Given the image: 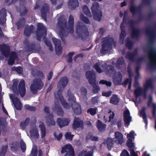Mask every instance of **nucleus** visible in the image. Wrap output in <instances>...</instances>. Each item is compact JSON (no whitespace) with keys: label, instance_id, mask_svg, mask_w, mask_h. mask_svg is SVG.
Wrapping results in <instances>:
<instances>
[{"label":"nucleus","instance_id":"nucleus-1","mask_svg":"<svg viewBox=\"0 0 156 156\" xmlns=\"http://www.w3.org/2000/svg\"><path fill=\"white\" fill-rule=\"evenodd\" d=\"M154 37H149V46L147 47L148 50V58L150 59L147 66L150 69L156 68V49L153 46V41ZM154 128L156 130V119L155 121Z\"/></svg>","mask_w":156,"mask_h":156},{"label":"nucleus","instance_id":"nucleus-2","mask_svg":"<svg viewBox=\"0 0 156 156\" xmlns=\"http://www.w3.org/2000/svg\"><path fill=\"white\" fill-rule=\"evenodd\" d=\"M73 17L70 16H69V25L67 26H63L60 29L59 31V34L60 37L62 39V37L66 36V33L65 32L66 30L67 31L71 33H73Z\"/></svg>","mask_w":156,"mask_h":156},{"label":"nucleus","instance_id":"nucleus-3","mask_svg":"<svg viewBox=\"0 0 156 156\" xmlns=\"http://www.w3.org/2000/svg\"><path fill=\"white\" fill-rule=\"evenodd\" d=\"M137 23V22L134 21L133 20H129L126 24H129L131 28V37L132 39L136 40H138L141 35L140 30L138 28L135 27V25Z\"/></svg>","mask_w":156,"mask_h":156},{"label":"nucleus","instance_id":"nucleus-4","mask_svg":"<svg viewBox=\"0 0 156 156\" xmlns=\"http://www.w3.org/2000/svg\"><path fill=\"white\" fill-rule=\"evenodd\" d=\"M27 134L32 140H37L40 136L38 130L35 125L30 126L29 132L27 133Z\"/></svg>","mask_w":156,"mask_h":156},{"label":"nucleus","instance_id":"nucleus-5","mask_svg":"<svg viewBox=\"0 0 156 156\" xmlns=\"http://www.w3.org/2000/svg\"><path fill=\"white\" fill-rule=\"evenodd\" d=\"M68 100L69 102L72 104V108L74 113L77 115L80 114L81 113L80 106V104L75 102V99L73 95L69 96Z\"/></svg>","mask_w":156,"mask_h":156},{"label":"nucleus","instance_id":"nucleus-6","mask_svg":"<svg viewBox=\"0 0 156 156\" xmlns=\"http://www.w3.org/2000/svg\"><path fill=\"white\" fill-rule=\"evenodd\" d=\"M43 86V83L39 80H34L30 86L31 91L33 93H36L38 89H41Z\"/></svg>","mask_w":156,"mask_h":156},{"label":"nucleus","instance_id":"nucleus-7","mask_svg":"<svg viewBox=\"0 0 156 156\" xmlns=\"http://www.w3.org/2000/svg\"><path fill=\"white\" fill-rule=\"evenodd\" d=\"M99 6L98 3L95 2L93 4L91 10L94 14V17L95 20L99 21L101 17V12L98 10Z\"/></svg>","mask_w":156,"mask_h":156},{"label":"nucleus","instance_id":"nucleus-8","mask_svg":"<svg viewBox=\"0 0 156 156\" xmlns=\"http://www.w3.org/2000/svg\"><path fill=\"white\" fill-rule=\"evenodd\" d=\"M130 114L128 109H126L124 112L123 120L124 124L128 127L130 122L132 121V118L130 115Z\"/></svg>","mask_w":156,"mask_h":156},{"label":"nucleus","instance_id":"nucleus-9","mask_svg":"<svg viewBox=\"0 0 156 156\" xmlns=\"http://www.w3.org/2000/svg\"><path fill=\"white\" fill-rule=\"evenodd\" d=\"M144 90L143 94H144V98H146V97L147 90H148L149 88L153 89L154 88V86L152 80L151 78L147 80H146L145 83L144 85Z\"/></svg>","mask_w":156,"mask_h":156},{"label":"nucleus","instance_id":"nucleus-10","mask_svg":"<svg viewBox=\"0 0 156 156\" xmlns=\"http://www.w3.org/2000/svg\"><path fill=\"white\" fill-rule=\"evenodd\" d=\"M107 67L106 62H100L95 64L94 68L99 73H101L105 71Z\"/></svg>","mask_w":156,"mask_h":156},{"label":"nucleus","instance_id":"nucleus-11","mask_svg":"<svg viewBox=\"0 0 156 156\" xmlns=\"http://www.w3.org/2000/svg\"><path fill=\"white\" fill-rule=\"evenodd\" d=\"M86 77L89 83L91 84H94L95 83L96 77L94 71H87L86 74Z\"/></svg>","mask_w":156,"mask_h":156},{"label":"nucleus","instance_id":"nucleus-12","mask_svg":"<svg viewBox=\"0 0 156 156\" xmlns=\"http://www.w3.org/2000/svg\"><path fill=\"white\" fill-rule=\"evenodd\" d=\"M76 33L79 36L88 35V33L87 29L86 27L84 26H80V24H77L76 27Z\"/></svg>","mask_w":156,"mask_h":156},{"label":"nucleus","instance_id":"nucleus-13","mask_svg":"<svg viewBox=\"0 0 156 156\" xmlns=\"http://www.w3.org/2000/svg\"><path fill=\"white\" fill-rule=\"evenodd\" d=\"M10 97L16 108L17 110L20 109L22 105L18 99L17 97H15L14 94H11Z\"/></svg>","mask_w":156,"mask_h":156},{"label":"nucleus","instance_id":"nucleus-14","mask_svg":"<svg viewBox=\"0 0 156 156\" xmlns=\"http://www.w3.org/2000/svg\"><path fill=\"white\" fill-rule=\"evenodd\" d=\"M120 28L121 33L120 35L119 43L120 44H122L124 43V39L126 37V34L125 31V27L124 24H121Z\"/></svg>","mask_w":156,"mask_h":156},{"label":"nucleus","instance_id":"nucleus-15","mask_svg":"<svg viewBox=\"0 0 156 156\" xmlns=\"http://www.w3.org/2000/svg\"><path fill=\"white\" fill-rule=\"evenodd\" d=\"M53 42L54 44L56 52L58 55L62 53V48L60 46V41L57 39L53 37L52 38Z\"/></svg>","mask_w":156,"mask_h":156},{"label":"nucleus","instance_id":"nucleus-16","mask_svg":"<svg viewBox=\"0 0 156 156\" xmlns=\"http://www.w3.org/2000/svg\"><path fill=\"white\" fill-rule=\"evenodd\" d=\"M147 105L149 107L152 106V116L153 117L155 116L156 115V104L153 102V99L151 96H150L149 97L147 103Z\"/></svg>","mask_w":156,"mask_h":156},{"label":"nucleus","instance_id":"nucleus-17","mask_svg":"<svg viewBox=\"0 0 156 156\" xmlns=\"http://www.w3.org/2000/svg\"><path fill=\"white\" fill-rule=\"evenodd\" d=\"M123 135L119 132H115V143L117 144H122L124 142Z\"/></svg>","mask_w":156,"mask_h":156},{"label":"nucleus","instance_id":"nucleus-18","mask_svg":"<svg viewBox=\"0 0 156 156\" xmlns=\"http://www.w3.org/2000/svg\"><path fill=\"white\" fill-rule=\"evenodd\" d=\"M61 152L62 153L66 152V154H69L70 156H73L74 152L72 146L69 144L66 145L62 149Z\"/></svg>","mask_w":156,"mask_h":156},{"label":"nucleus","instance_id":"nucleus-19","mask_svg":"<svg viewBox=\"0 0 156 156\" xmlns=\"http://www.w3.org/2000/svg\"><path fill=\"white\" fill-rule=\"evenodd\" d=\"M141 7L140 5L138 6H135L132 3H131L129 8L130 12L133 15L140 12Z\"/></svg>","mask_w":156,"mask_h":156},{"label":"nucleus","instance_id":"nucleus-20","mask_svg":"<svg viewBox=\"0 0 156 156\" xmlns=\"http://www.w3.org/2000/svg\"><path fill=\"white\" fill-rule=\"evenodd\" d=\"M18 91L20 96L23 97L26 92V89L25 87V84L24 80L21 81L18 86Z\"/></svg>","mask_w":156,"mask_h":156},{"label":"nucleus","instance_id":"nucleus-21","mask_svg":"<svg viewBox=\"0 0 156 156\" xmlns=\"http://www.w3.org/2000/svg\"><path fill=\"white\" fill-rule=\"evenodd\" d=\"M38 127L40 131V134L41 138H44L46 135V131L45 126L42 122H39L38 123Z\"/></svg>","mask_w":156,"mask_h":156},{"label":"nucleus","instance_id":"nucleus-22","mask_svg":"<svg viewBox=\"0 0 156 156\" xmlns=\"http://www.w3.org/2000/svg\"><path fill=\"white\" fill-rule=\"evenodd\" d=\"M83 125V122L80 119L75 118L72 126L74 129H76L79 127H82Z\"/></svg>","mask_w":156,"mask_h":156},{"label":"nucleus","instance_id":"nucleus-23","mask_svg":"<svg viewBox=\"0 0 156 156\" xmlns=\"http://www.w3.org/2000/svg\"><path fill=\"white\" fill-rule=\"evenodd\" d=\"M0 50L2 54L5 57H8L9 53V47L5 45H0Z\"/></svg>","mask_w":156,"mask_h":156},{"label":"nucleus","instance_id":"nucleus-24","mask_svg":"<svg viewBox=\"0 0 156 156\" xmlns=\"http://www.w3.org/2000/svg\"><path fill=\"white\" fill-rule=\"evenodd\" d=\"M70 122V120L68 119H62L60 118H58L57 120V123L61 127L68 125Z\"/></svg>","mask_w":156,"mask_h":156},{"label":"nucleus","instance_id":"nucleus-25","mask_svg":"<svg viewBox=\"0 0 156 156\" xmlns=\"http://www.w3.org/2000/svg\"><path fill=\"white\" fill-rule=\"evenodd\" d=\"M45 122L48 126H54L55 124L52 115L50 114H48L46 116Z\"/></svg>","mask_w":156,"mask_h":156},{"label":"nucleus","instance_id":"nucleus-26","mask_svg":"<svg viewBox=\"0 0 156 156\" xmlns=\"http://www.w3.org/2000/svg\"><path fill=\"white\" fill-rule=\"evenodd\" d=\"M136 51L133 52H128L126 55V58L131 62H134L135 60V57L137 55Z\"/></svg>","mask_w":156,"mask_h":156},{"label":"nucleus","instance_id":"nucleus-27","mask_svg":"<svg viewBox=\"0 0 156 156\" xmlns=\"http://www.w3.org/2000/svg\"><path fill=\"white\" fill-rule=\"evenodd\" d=\"M112 46L115 48L116 46V43L113 38L109 37V36H108V52L109 49H112Z\"/></svg>","mask_w":156,"mask_h":156},{"label":"nucleus","instance_id":"nucleus-28","mask_svg":"<svg viewBox=\"0 0 156 156\" xmlns=\"http://www.w3.org/2000/svg\"><path fill=\"white\" fill-rule=\"evenodd\" d=\"M79 5V3L76 0H70L68 2V5L69 8L72 9L78 6Z\"/></svg>","mask_w":156,"mask_h":156},{"label":"nucleus","instance_id":"nucleus-29","mask_svg":"<svg viewBox=\"0 0 156 156\" xmlns=\"http://www.w3.org/2000/svg\"><path fill=\"white\" fill-rule=\"evenodd\" d=\"M144 89H143L140 87L136 88L134 91V95L136 98H137L138 97L142 95Z\"/></svg>","mask_w":156,"mask_h":156},{"label":"nucleus","instance_id":"nucleus-30","mask_svg":"<svg viewBox=\"0 0 156 156\" xmlns=\"http://www.w3.org/2000/svg\"><path fill=\"white\" fill-rule=\"evenodd\" d=\"M122 76L120 73L117 76L113 79V81L115 83L118 85H120L122 84Z\"/></svg>","mask_w":156,"mask_h":156},{"label":"nucleus","instance_id":"nucleus-31","mask_svg":"<svg viewBox=\"0 0 156 156\" xmlns=\"http://www.w3.org/2000/svg\"><path fill=\"white\" fill-rule=\"evenodd\" d=\"M126 145L129 148L130 152L132 151V150L134 151L135 145L134 143L132 142V139H129L126 142Z\"/></svg>","mask_w":156,"mask_h":156},{"label":"nucleus","instance_id":"nucleus-32","mask_svg":"<svg viewBox=\"0 0 156 156\" xmlns=\"http://www.w3.org/2000/svg\"><path fill=\"white\" fill-rule=\"evenodd\" d=\"M97 126L100 132H102L104 131L106 127V125L102 124L99 120L97 121Z\"/></svg>","mask_w":156,"mask_h":156},{"label":"nucleus","instance_id":"nucleus-33","mask_svg":"<svg viewBox=\"0 0 156 156\" xmlns=\"http://www.w3.org/2000/svg\"><path fill=\"white\" fill-rule=\"evenodd\" d=\"M110 102L114 105H118L119 102V98L117 95H114L111 97Z\"/></svg>","mask_w":156,"mask_h":156},{"label":"nucleus","instance_id":"nucleus-34","mask_svg":"<svg viewBox=\"0 0 156 156\" xmlns=\"http://www.w3.org/2000/svg\"><path fill=\"white\" fill-rule=\"evenodd\" d=\"M16 53L12 52L10 55V58L8 61V64L9 65L12 64L14 61V59L16 58Z\"/></svg>","mask_w":156,"mask_h":156},{"label":"nucleus","instance_id":"nucleus-35","mask_svg":"<svg viewBox=\"0 0 156 156\" xmlns=\"http://www.w3.org/2000/svg\"><path fill=\"white\" fill-rule=\"evenodd\" d=\"M68 83L67 78L66 77H64L61 78L59 82V85L60 86L64 87L66 86Z\"/></svg>","mask_w":156,"mask_h":156},{"label":"nucleus","instance_id":"nucleus-36","mask_svg":"<svg viewBox=\"0 0 156 156\" xmlns=\"http://www.w3.org/2000/svg\"><path fill=\"white\" fill-rule=\"evenodd\" d=\"M107 43L106 41L103 44L102 48L101 50V53L103 55H104L107 53Z\"/></svg>","mask_w":156,"mask_h":156},{"label":"nucleus","instance_id":"nucleus-37","mask_svg":"<svg viewBox=\"0 0 156 156\" xmlns=\"http://www.w3.org/2000/svg\"><path fill=\"white\" fill-rule=\"evenodd\" d=\"M38 29L39 30H43V33L42 35V36L44 37L46 35V30L42 24L41 23H39L37 24Z\"/></svg>","mask_w":156,"mask_h":156},{"label":"nucleus","instance_id":"nucleus-38","mask_svg":"<svg viewBox=\"0 0 156 156\" xmlns=\"http://www.w3.org/2000/svg\"><path fill=\"white\" fill-rule=\"evenodd\" d=\"M125 42L126 46L129 49H131L133 46V42L130 40L128 39Z\"/></svg>","mask_w":156,"mask_h":156},{"label":"nucleus","instance_id":"nucleus-39","mask_svg":"<svg viewBox=\"0 0 156 156\" xmlns=\"http://www.w3.org/2000/svg\"><path fill=\"white\" fill-rule=\"evenodd\" d=\"M33 26L31 25L30 27L26 28L24 31V34L27 36H28L30 34L31 31V29H33Z\"/></svg>","mask_w":156,"mask_h":156},{"label":"nucleus","instance_id":"nucleus-40","mask_svg":"<svg viewBox=\"0 0 156 156\" xmlns=\"http://www.w3.org/2000/svg\"><path fill=\"white\" fill-rule=\"evenodd\" d=\"M114 144V141L112 139L108 137V150H110Z\"/></svg>","mask_w":156,"mask_h":156},{"label":"nucleus","instance_id":"nucleus-41","mask_svg":"<svg viewBox=\"0 0 156 156\" xmlns=\"http://www.w3.org/2000/svg\"><path fill=\"white\" fill-rule=\"evenodd\" d=\"M128 11L125 10L124 12L123 21L121 24H124L126 23V18H128Z\"/></svg>","mask_w":156,"mask_h":156},{"label":"nucleus","instance_id":"nucleus-42","mask_svg":"<svg viewBox=\"0 0 156 156\" xmlns=\"http://www.w3.org/2000/svg\"><path fill=\"white\" fill-rule=\"evenodd\" d=\"M37 154V147L35 145L33 147L30 156H36Z\"/></svg>","mask_w":156,"mask_h":156},{"label":"nucleus","instance_id":"nucleus-43","mask_svg":"<svg viewBox=\"0 0 156 156\" xmlns=\"http://www.w3.org/2000/svg\"><path fill=\"white\" fill-rule=\"evenodd\" d=\"M59 99L63 107L66 109H69L70 108V106L68 104L64 101V99L61 98H59Z\"/></svg>","mask_w":156,"mask_h":156},{"label":"nucleus","instance_id":"nucleus-44","mask_svg":"<svg viewBox=\"0 0 156 156\" xmlns=\"http://www.w3.org/2000/svg\"><path fill=\"white\" fill-rule=\"evenodd\" d=\"M74 135L71 134L70 132H67L65 135V137L66 139L69 140H72Z\"/></svg>","mask_w":156,"mask_h":156},{"label":"nucleus","instance_id":"nucleus-45","mask_svg":"<svg viewBox=\"0 0 156 156\" xmlns=\"http://www.w3.org/2000/svg\"><path fill=\"white\" fill-rule=\"evenodd\" d=\"M132 82V80L131 78V76L130 77V78H127L124 82H123L122 84L123 85L124 87H126L127 85V84L129 83H131Z\"/></svg>","mask_w":156,"mask_h":156},{"label":"nucleus","instance_id":"nucleus-46","mask_svg":"<svg viewBox=\"0 0 156 156\" xmlns=\"http://www.w3.org/2000/svg\"><path fill=\"white\" fill-rule=\"evenodd\" d=\"M20 147L22 151L24 152L26 150V145L25 143L21 140L20 142Z\"/></svg>","mask_w":156,"mask_h":156},{"label":"nucleus","instance_id":"nucleus-47","mask_svg":"<svg viewBox=\"0 0 156 156\" xmlns=\"http://www.w3.org/2000/svg\"><path fill=\"white\" fill-rule=\"evenodd\" d=\"M12 70L16 71L19 74L21 73L22 72V68L20 67H12Z\"/></svg>","mask_w":156,"mask_h":156},{"label":"nucleus","instance_id":"nucleus-48","mask_svg":"<svg viewBox=\"0 0 156 156\" xmlns=\"http://www.w3.org/2000/svg\"><path fill=\"white\" fill-rule=\"evenodd\" d=\"M94 84L93 85V91L94 93H96L99 91L100 88L98 86Z\"/></svg>","mask_w":156,"mask_h":156},{"label":"nucleus","instance_id":"nucleus-49","mask_svg":"<svg viewBox=\"0 0 156 156\" xmlns=\"http://www.w3.org/2000/svg\"><path fill=\"white\" fill-rule=\"evenodd\" d=\"M30 122V120L29 119H27L24 121L22 122L20 124V126L22 127L27 126Z\"/></svg>","mask_w":156,"mask_h":156},{"label":"nucleus","instance_id":"nucleus-50","mask_svg":"<svg viewBox=\"0 0 156 156\" xmlns=\"http://www.w3.org/2000/svg\"><path fill=\"white\" fill-rule=\"evenodd\" d=\"M124 63V60L122 57L119 58L117 61V64L118 65H122Z\"/></svg>","mask_w":156,"mask_h":156},{"label":"nucleus","instance_id":"nucleus-51","mask_svg":"<svg viewBox=\"0 0 156 156\" xmlns=\"http://www.w3.org/2000/svg\"><path fill=\"white\" fill-rule=\"evenodd\" d=\"M83 153L84 154V156H93L92 152L90 151L83 150Z\"/></svg>","mask_w":156,"mask_h":156},{"label":"nucleus","instance_id":"nucleus-52","mask_svg":"<svg viewBox=\"0 0 156 156\" xmlns=\"http://www.w3.org/2000/svg\"><path fill=\"white\" fill-rule=\"evenodd\" d=\"M96 108H90L87 111L88 113H89L90 114L93 115L96 113Z\"/></svg>","mask_w":156,"mask_h":156},{"label":"nucleus","instance_id":"nucleus-53","mask_svg":"<svg viewBox=\"0 0 156 156\" xmlns=\"http://www.w3.org/2000/svg\"><path fill=\"white\" fill-rule=\"evenodd\" d=\"M83 9L84 13L87 15H89L90 13V11L88 8L86 6H83Z\"/></svg>","mask_w":156,"mask_h":156},{"label":"nucleus","instance_id":"nucleus-54","mask_svg":"<svg viewBox=\"0 0 156 156\" xmlns=\"http://www.w3.org/2000/svg\"><path fill=\"white\" fill-rule=\"evenodd\" d=\"M80 18L81 20L85 23H89V21L88 19L84 16L83 15H81L80 16Z\"/></svg>","mask_w":156,"mask_h":156},{"label":"nucleus","instance_id":"nucleus-55","mask_svg":"<svg viewBox=\"0 0 156 156\" xmlns=\"http://www.w3.org/2000/svg\"><path fill=\"white\" fill-rule=\"evenodd\" d=\"M7 148V146H4L2 148V151L0 153V156H4Z\"/></svg>","mask_w":156,"mask_h":156},{"label":"nucleus","instance_id":"nucleus-56","mask_svg":"<svg viewBox=\"0 0 156 156\" xmlns=\"http://www.w3.org/2000/svg\"><path fill=\"white\" fill-rule=\"evenodd\" d=\"M154 16V14L153 12L151 11L149 12L147 14V19L149 20H150L153 16Z\"/></svg>","mask_w":156,"mask_h":156},{"label":"nucleus","instance_id":"nucleus-57","mask_svg":"<svg viewBox=\"0 0 156 156\" xmlns=\"http://www.w3.org/2000/svg\"><path fill=\"white\" fill-rule=\"evenodd\" d=\"M120 156H130V155L126 150H123L121 153Z\"/></svg>","mask_w":156,"mask_h":156},{"label":"nucleus","instance_id":"nucleus-58","mask_svg":"<svg viewBox=\"0 0 156 156\" xmlns=\"http://www.w3.org/2000/svg\"><path fill=\"white\" fill-rule=\"evenodd\" d=\"M137 76H136L135 77V80L134 83V86L136 88L139 87V83L138 81L137 80V79L138 78Z\"/></svg>","mask_w":156,"mask_h":156},{"label":"nucleus","instance_id":"nucleus-59","mask_svg":"<svg viewBox=\"0 0 156 156\" xmlns=\"http://www.w3.org/2000/svg\"><path fill=\"white\" fill-rule=\"evenodd\" d=\"M115 116V113L113 112H112V114L110 115L109 116V121H108V122H111V123L112 124H113V121H111V120L112 119H113L114 117Z\"/></svg>","mask_w":156,"mask_h":156},{"label":"nucleus","instance_id":"nucleus-60","mask_svg":"<svg viewBox=\"0 0 156 156\" xmlns=\"http://www.w3.org/2000/svg\"><path fill=\"white\" fill-rule=\"evenodd\" d=\"M145 108H144L142 110L140 111V114L142 116V118L146 116V112H145Z\"/></svg>","mask_w":156,"mask_h":156},{"label":"nucleus","instance_id":"nucleus-61","mask_svg":"<svg viewBox=\"0 0 156 156\" xmlns=\"http://www.w3.org/2000/svg\"><path fill=\"white\" fill-rule=\"evenodd\" d=\"M54 135L56 139L58 140H60L61 139L62 136V134L61 133L57 135L55 133H54Z\"/></svg>","mask_w":156,"mask_h":156},{"label":"nucleus","instance_id":"nucleus-62","mask_svg":"<svg viewBox=\"0 0 156 156\" xmlns=\"http://www.w3.org/2000/svg\"><path fill=\"white\" fill-rule=\"evenodd\" d=\"M151 0H143V2L147 5H150Z\"/></svg>","mask_w":156,"mask_h":156},{"label":"nucleus","instance_id":"nucleus-63","mask_svg":"<svg viewBox=\"0 0 156 156\" xmlns=\"http://www.w3.org/2000/svg\"><path fill=\"white\" fill-rule=\"evenodd\" d=\"M25 107L26 109L31 111H34L36 109V108L35 107H30L28 105H26Z\"/></svg>","mask_w":156,"mask_h":156},{"label":"nucleus","instance_id":"nucleus-64","mask_svg":"<svg viewBox=\"0 0 156 156\" xmlns=\"http://www.w3.org/2000/svg\"><path fill=\"white\" fill-rule=\"evenodd\" d=\"M116 125L117 126L118 129H121L122 126V120H119L116 123Z\"/></svg>","mask_w":156,"mask_h":156}]
</instances>
